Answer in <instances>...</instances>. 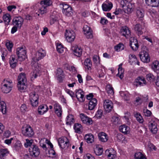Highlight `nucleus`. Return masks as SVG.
<instances>
[{"label": "nucleus", "mask_w": 159, "mask_h": 159, "mask_svg": "<svg viewBox=\"0 0 159 159\" xmlns=\"http://www.w3.org/2000/svg\"><path fill=\"white\" fill-rule=\"evenodd\" d=\"M41 6L38 10V12L39 13L38 14L37 13L36 14H37L38 16H39V14L43 15L47 13L48 12V8L47 7V6H45L43 5H41Z\"/></svg>", "instance_id": "obj_35"}, {"label": "nucleus", "mask_w": 159, "mask_h": 159, "mask_svg": "<svg viewBox=\"0 0 159 159\" xmlns=\"http://www.w3.org/2000/svg\"><path fill=\"white\" fill-rule=\"evenodd\" d=\"M0 110L3 114H5L6 113V104L3 101L0 102Z\"/></svg>", "instance_id": "obj_39"}, {"label": "nucleus", "mask_w": 159, "mask_h": 159, "mask_svg": "<svg viewBox=\"0 0 159 159\" xmlns=\"http://www.w3.org/2000/svg\"><path fill=\"white\" fill-rule=\"evenodd\" d=\"M119 129L121 132L125 134L129 133L130 132L129 128L125 125L120 126Z\"/></svg>", "instance_id": "obj_33"}, {"label": "nucleus", "mask_w": 159, "mask_h": 159, "mask_svg": "<svg viewBox=\"0 0 159 159\" xmlns=\"http://www.w3.org/2000/svg\"><path fill=\"white\" fill-rule=\"evenodd\" d=\"M98 136L99 140L102 142H107L108 139L107 135L105 133L101 132L98 134Z\"/></svg>", "instance_id": "obj_32"}, {"label": "nucleus", "mask_w": 159, "mask_h": 159, "mask_svg": "<svg viewBox=\"0 0 159 159\" xmlns=\"http://www.w3.org/2000/svg\"><path fill=\"white\" fill-rule=\"evenodd\" d=\"M74 122V119L73 115H69L66 118V124L68 125H70L71 123Z\"/></svg>", "instance_id": "obj_41"}, {"label": "nucleus", "mask_w": 159, "mask_h": 159, "mask_svg": "<svg viewBox=\"0 0 159 159\" xmlns=\"http://www.w3.org/2000/svg\"><path fill=\"white\" fill-rule=\"evenodd\" d=\"M146 79L150 82H153L155 79L154 76L151 73H149L146 75Z\"/></svg>", "instance_id": "obj_56"}, {"label": "nucleus", "mask_w": 159, "mask_h": 159, "mask_svg": "<svg viewBox=\"0 0 159 159\" xmlns=\"http://www.w3.org/2000/svg\"><path fill=\"white\" fill-rule=\"evenodd\" d=\"M17 60L15 55H11L9 58V63L11 67L15 68L16 65Z\"/></svg>", "instance_id": "obj_31"}, {"label": "nucleus", "mask_w": 159, "mask_h": 159, "mask_svg": "<svg viewBox=\"0 0 159 159\" xmlns=\"http://www.w3.org/2000/svg\"><path fill=\"white\" fill-rule=\"evenodd\" d=\"M74 129L75 132L80 134L81 133L82 126L79 123L75 124L74 126Z\"/></svg>", "instance_id": "obj_42"}, {"label": "nucleus", "mask_w": 159, "mask_h": 159, "mask_svg": "<svg viewBox=\"0 0 159 159\" xmlns=\"http://www.w3.org/2000/svg\"><path fill=\"white\" fill-rule=\"evenodd\" d=\"M84 139L86 142L88 143H92L94 141V136L91 134L89 133L85 134Z\"/></svg>", "instance_id": "obj_30"}, {"label": "nucleus", "mask_w": 159, "mask_h": 159, "mask_svg": "<svg viewBox=\"0 0 159 159\" xmlns=\"http://www.w3.org/2000/svg\"><path fill=\"white\" fill-rule=\"evenodd\" d=\"M93 61L97 65H98L100 63V59L99 56L97 55H94L93 57Z\"/></svg>", "instance_id": "obj_52"}, {"label": "nucleus", "mask_w": 159, "mask_h": 159, "mask_svg": "<svg viewBox=\"0 0 159 159\" xmlns=\"http://www.w3.org/2000/svg\"><path fill=\"white\" fill-rule=\"evenodd\" d=\"M84 65L85 66V68L88 70L91 69L92 63L91 60L89 58H87L84 60Z\"/></svg>", "instance_id": "obj_38"}, {"label": "nucleus", "mask_w": 159, "mask_h": 159, "mask_svg": "<svg viewBox=\"0 0 159 159\" xmlns=\"http://www.w3.org/2000/svg\"><path fill=\"white\" fill-rule=\"evenodd\" d=\"M146 25L143 22H142L141 24H137L134 27V29L137 32L139 35L142 34L143 33V30L146 27Z\"/></svg>", "instance_id": "obj_18"}, {"label": "nucleus", "mask_w": 159, "mask_h": 159, "mask_svg": "<svg viewBox=\"0 0 159 159\" xmlns=\"http://www.w3.org/2000/svg\"><path fill=\"white\" fill-rule=\"evenodd\" d=\"M148 147L149 150L151 151H156L157 150V148L153 144L150 143H148Z\"/></svg>", "instance_id": "obj_58"}, {"label": "nucleus", "mask_w": 159, "mask_h": 159, "mask_svg": "<svg viewBox=\"0 0 159 159\" xmlns=\"http://www.w3.org/2000/svg\"><path fill=\"white\" fill-rule=\"evenodd\" d=\"M66 38L67 42H71L75 38V35L74 32L71 30H66L65 33Z\"/></svg>", "instance_id": "obj_10"}, {"label": "nucleus", "mask_w": 159, "mask_h": 159, "mask_svg": "<svg viewBox=\"0 0 159 159\" xmlns=\"http://www.w3.org/2000/svg\"><path fill=\"white\" fill-rule=\"evenodd\" d=\"M136 15L139 19H142L144 15V11L142 9H138L136 11Z\"/></svg>", "instance_id": "obj_43"}, {"label": "nucleus", "mask_w": 159, "mask_h": 159, "mask_svg": "<svg viewBox=\"0 0 159 159\" xmlns=\"http://www.w3.org/2000/svg\"><path fill=\"white\" fill-rule=\"evenodd\" d=\"M129 61L131 64H137L139 65V62L138 61L136 56L134 54H130L129 56Z\"/></svg>", "instance_id": "obj_26"}, {"label": "nucleus", "mask_w": 159, "mask_h": 159, "mask_svg": "<svg viewBox=\"0 0 159 159\" xmlns=\"http://www.w3.org/2000/svg\"><path fill=\"white\" fill-rule=\"evenodd\" d=\"M33 67V70L30 73V77L31 80L33 81L38 76H40L41 74V67L38 64H32Z\"/></svg>", "instance_id": "obj_4"}, {"label": "nucleus", "mask_w": 159, "mask_h": 159, "mask_svg": "<svg viewBox=\"0 0 159 159\" xmlns=\"http://www.w3.org/2000/svg\"><path fill=\"white\" fill-rule=\"evenodd\" d=\"M111 121L114 125H117L120 123V120L116 116H113L111 118Z\"/></svg>", "instance_id": "obj_47"}, {"label": "nucleus", "mask_w": 159, "mask_h": 159, "mask_svg": "<svg viewBox=\"0 0 159 159\" xmlns=\"http://www.w3.org/2000/svg\"><path fill=\"white\" fill-rule=\"evenodd\" d=\"M3 20L5 24H8L11 20V16L9 14H6L3 16Z\"/></svg>", "instance_id": "obj_45"}, {"label": "nucleus", "mask_w": 159, "mask_h": 159, "mask_svg": "<svg viewBox=\"0 0 159 159\" xmlns=\"http://www.w3.org/2000/svg\"><path fill=\"white\" fill-rule=\"evenodd\" d=\"M103 149L102 148L96 147L94 149V152L95 154L98 156H100L103 153Z\"/></svg>", "instance_id": "obj_51"}, {"label": "nucleus", "mask_w": 159, "mask_h": 159, "mask_svg": "<svg viewBox=\"0 0 159 159\" xmlns=\"http://www.w3.org/2000/svg\"><path fill=\"white\" fill-rule=\"evenodd\" d=\"M39 95L35 92H33L29 94V99L31 105L33 107H37L39 104Z\"/></svg>", "instance_id": "obj_9"}, {"label": "nucleus", "mask_w": 159, "mask_h": 159, "mask_svg": "<svg viewBox=\"0 0 159 159\" xmlns=\"http://www.w3.org/2000/svg\"><path fill=\"white\" fill-rule=\"evenodd\" d=\"M48 107L47 105H41L38 108V113L41 115H43L48 111Z\"/></svg>", "instance_id": "obj_27"}, {"label": "nucleus", "mask_w": 159, "mask_h": 159, "mask_svg": "<svg viewBox=\"0 0 159 159\" xmlns=\"http://www.w3.org/2000/svg\"><path fill=\"white\" fill-rule=\"evenodd\" d=\"M9 153V152L7 149H1L0 150V158L2 159L3 157Z\"/></svg>", "instance_id": "obj_49"}, {"label": "nucleus", "mask_w": 159, "mask_h": 159, "mask_svg": "<svg viewBox=\"0 0 159 159\" xmlns=\"http://www.w3.org/2000/svg\"><path fill=\"white\" fill-rule=\"evenodd\" d=\"M32 140H30L29 139H26V143H25V148H27L29 146L30 147L33 144H32Z\"/></svg>", "instance_id": "obj_62"}, {"label": "nucleus", "mask_w": 159, "mask_h": 159, "mask_svg": "<svg viewBox=\"0 0 159 159\" xmlns=\"http://www.w3.org/2000/svg\"><path fill=\"white\" fill-rule=\"evenodd\" d=\"M120 4L125 13L129 14L133 11V6L132 4L127 0H121Z\"/></svg>", "instance_id": "obj_5"}, {"label": "nucleus", "mask_w": 159, "mask_h": 159, "mask_svg": "<svg viewBox=\"0 0 159 159\" xmlns=\"http://www.w3.org/2000/svg\"><path fill=\"white\" fill-rule=\"evenodd\" d=\"M71 49L75 56L80 57L81 55L82 52V49L77 45L73 46L71 48Z\"/></svg>", "instance_id": "obj_22"}, {"label": "nucleus", "mask_w": 159, "mask_h": 159, "mask_svg": "<svg viewBox=\"0 0 159 159\" xmlns=\"http://www.w3.org/2000/svg\"><path fill=\"white\" fill-rule=\"evenodd\" d=\"M124 48V46L122 43H119L114 48L116 51L118 52L123 50Z\"/></svg>", "instance_id": "obj_54"}, {"label": "nucleus", "mask_w": 159, "mask_h": 159, "mask_svg": "<svg viewBox=\"0 0 159 159\" xmlns=\"http://www.w3.org/2000/svg\"><path fill=\"white\" fill-rule=\"evenodd\" d=\"M58 23V21L57 18L55 16H51L50 21V25H52L55 23Z\"/></svg>", "instance_id": "obj_61"}, {"label": "nucleus", "mask_w": 159, "mask_h": 159, "mask_svg": "<svg viewBox=\"0 0 159 159\" xmlns=\"http://www.w3.org/2000/svg\"><path fill=\"white\" fill-rule=\"evenodd\" d=\"M17 86L19 91L21 92H25L27 87V79L25 74L21 73L18 77Z\"/></svg>", "instance_id": "obj_1"}, {"label": "nucleus", "mask_w": 159, "mask_h": 159, "mask_svg": "<svg viewBox=\"0 0 159 159\" xmlns=\"http://www.w3.org/2000/svg\"><path fill=\"white\" fill-rule=\"evenodd\" d=\"M81 120L83 123L87 125H91L93 123L92 119L88 117L86 115L83 113H81L80 115Z\"/></svg>", "instance_id": "obj_17"}, {"label": "nucleus", "mask_w": 159, "mask_h": 159, "mask_svg": "<svg viewBox=\"0 0 159 159\" xmlns=\"http://www.w3.org/2000/svg\"><path fill=\"white\" fill-rule=\"evenodd\" d=\"M146 3L152 7L159 6V0H145Z\"/></svg>", "instance_id": "obj_25"}, {"label": "nucleus", "mask_w": 159, "mask_h": 159, "mask_svg": "<svg viewBox=\"0 0 159 159\" xmlns=\"http://www.w3.org/2000/svg\"><path fill=\"white\" fill-rule=\"evenodd\" d=\"M105 153L109 159H114L116 157V152L112 148H110L107 150Z\"/></svg>", "instance_id": "obj_16"}, {"label": "nucleus", "mask_w": 159, "mask_h": 159, "mask_svg": "<svg viewBox=\"0 0 159 159\" xmlns=\"http://www.w3.org/2000/svg\"><path fill=\"white\" fill-rule=\"evenodd\" d=\"M60 7L62 8V12H63V11L67 10L69 8H71V7L68 4L64 3H62L61 4Z\"/></svg>", "instance_id": "obj_59"}, {"label": "nucleus", "mask_w": 159, "mask_h": 159, "mask_svg": "<svg viewBox=\"0 0 159 159\" xmlns=\"http://www.w3.org/2000/svg\"><path fill=\"white\" fill-rule=\"evenodd\" d=\"M134 84L136 86H141L146 85V81L144 78L142 76L138 77L134 82Z\"/></svg>", "instance_id": "obj_13"}, {"label": "nucleus", "mask_w": 159, "mask_h": 159, "mask_svg": "<svg viewBox=\"0 0 159 159\" xmlns=\"http://www.w3.org/2000/svg\"><path fill=\"white\" fill-rule=\"evenodd\" d=\"M139 56L141 60L143 62L148 63L150 61V58L148 50L146 47L142 49L139 53Z\"/></svg>", "instance_id": "obj_7"}, {"label": "nucleus", "mask_w": 159, "mask_h": 159, "mask_svg": "<svg viewBox=\"0 0 159 159\" xmlns=\"http://www.w3.org/2000/svg\"><path fill=\"white\" fill-rule=\"evenodd\" d=\"M56 48L57 51L58 52L62 53L63 52L64 48L61 43H57Z\"/></svg>", "instance_id": "obj_50"}, {"label": "nucleus", "mask_w": 159, "mask_h": 159, "mask_svg": "<svg viewBox=\"0 0 159 159\" xmlns=\"http://www.w3.org/2000/svg\"><path fill=\"white\" fill-rule=\"evenodd\" d=\"M22 147L21 143L19 142H17L14 146V149L17 151H19L21 150Z\"/></svg>", "instance_id": "obj_55"}, {"label": "nucleus", "mask_w": 159, "mask_h": 159, "mask_svg": "<svg viewBox=\"0 0 159 159\" xmlns=\"http://www.w3.org/2000/svg\"><path fill=\"white\" fill-rule=\"evenodd\" d=\"M46 55L45 51L42 48L39 49L38 51L33 56L31 64H38V61L43 59Z\"/></svg>", "instance_id": "obj_2"}, {"label": "nucleus", "mask_w": 159, "mask_h": 159, "mask_svg": "<svg viewBox=\"0 0 159 159\" xmlns=\"http://www.w3.org/2000/svg\"><path fill=\"white\" fill-rule=\"evenodd\" d=\"M16 53L18 60L20 61H24L27 58L26 50L25 47L17 48Z\"/></svg>", "instance_id": "obj_6"}, {"label": "nucleus", "mask_w": 159, "mask_h": 159, "mask_svg": "<svg viewBox=\"0 0 159 159\" xmlns=\"http://www.w3.org/2000/svg\"><path fill=\"white\" fill-rule=\"evenodd\" d=\"M64 74L63 70L61 68H58L57 69L56 76L57 79L60 81H62L64 77Z\"/></svg>", "instance_id": "obj_29"}, {"label": "nucleus", "mask_w": 159, "mask_h": 159, "mask_svg": "<svg viewBox=\"0 0 159 159\" xmlns=\"http://www.w3.org/2000/svg\"><path fill=\"white\" fill-rule=\"evenodd\" d=\"M152 68L155 72H159V62L157 61H153L152 64Z\"/></svg>", "instance_id": "obj_34"}, {"label": "nucleus", "mask_w": 159, "mask_h": 159, "mask_svg": "<svg viewBox=\"0 0 159 159\" xmlns=\"http://www.w3.org/2000/svg\"><path fill=\"white\" fill-rule=\"evenodd\" d=\"M6 45L8 51L10 52H11L13 46L12 43L10 41L7 42L6 43Z\"/></svg>", "instance_id": "obj_60"}, {"label": "nucleus", "mask_w": 159, "mask_h": 159, "mask_svg": "<svg viewBox=\"0 0 159 159\" xmlns=\"http://www.w3.org/2000/svg\"><path fill=\"white\" fill-rule=\"evenodd\" d=\"M134 157L135 159H146L144 154L139 152L135 153Z\"/></svg>", "instance_id": "obj_46"}, {"label": "nucleus", "mask_w": 159, "mask_h": 159, "mask_svg": "<svg viewBox=\"0 0 159 159\" xmlns=\"http://www.w3.org/2000/svg\"><path fill=\"white\" fill-rule=\"evenodd\" d=\"M134 114L136 120L139 123H143L144 119L140 113L137 112H135L134 113Z\"/></svg>", "instance_id": "obj_37"}, {"label": "nucleus", "mask_w": 159, "mask_h": 159, "mask_svg": "<svg viewBox=\"0 0 159 159\" xmlns=\"http://www.w3.org/2000/svg\"><path fill=\"white\" fill-rule=\"evenodd\" d=\"M24 21L23 19L20 16L15 17L13 20V24L16 26L18 28H20L21 27Z\"/></svg>", "instance_id": "obj_14"}, {"label": "nucleus", "mask_w": 159, "mask_h": 159, "mask_svg": "<svg viewBox=\"0 0 159 159\" xmlns=\"http://www.w3.org/2000/svg\"><path fill=\"white\" fill-rule=\"evenodd\" d=\"M12 82L11 80H4L2 83L1 89L2 92L5 93H9L11 90Z\"/></svg>", "instance_id": "obj_3"}, {"label": "nucleus", "mask_w": 159, "mask_h": 159, "mask_svg": "<svg viewBox=\"0 0 159 159\" xmlns=\"http://www.w3.org/2000/svg\"><path fill=\"white\" fill-rule=\"evenodd\" d=\"M75 96L78 100L80 102H83L85 99L84 97V92L80 89L75 90Z\"/></svg>", "instance_id": "obj_15"}, {"label": "nucleus", "mask_w": 159, "mask_h": 159, "mask_svg": "<svg viewBox=\"0 0 159 159\" xmlns=\"http://www.w3.org/2000/svg\"><path fill=\"white\" fill-rule=\"evenodd\" d=\"M84 159H95L94 157L89 153H87L84 157Z\"/></svg>", "instance_id": "obj_64"}, {"label": "nucleus", "mask_w": 159, "mask_h": 159, "mask_svg": "<svg viewBox=\"0 0 159 159\" xmlns=\"http://www.w3.org/2000/svg\"><path fill=\"white\" fill-rule=\"evenodd\" d=\"M113 7L112 3L109 1H106L104 2L102 5V7L103 11H109Z\"/></svg>", "instance_id": "obj_20"}, {"label": "nucleus", "mask_w": 159, "mask_h": 159, "mask_svg": "<svg viewBox=\"0 0 159 159\" xmlns=\"http://www.w3.org/2000/svg\"><path fill=\"white\" fill-rule=\"evenodd\" d=\"M113 103L109 99H106L103 102V107L105 110L107 112H110L113 108Z\"/></svg>", "instance_id": "obj_12"}, {"label": "nucleus", "mask_w": 159, "mask_h": 159, "mask_svg": "<svg viewBox=\"0 0 159 159\" xmlns=\"http://www.w3.org/2000/svg\"><path fill=\"white\" fill-rule=\"evenodd\" d=\"M67 140V139L66 137H62L59 138L58 139V143L59 145L61 148H62L61 145V144L64 143V142Z\"/></svg>", "instance_id": "obj_53"}, {"label": "nucleus", "mask_w": 159, "mask_h": 159, "mask_svg": "<svg viewBox=\"0 0 159 159\" xmlns=\"http://www.w3.org/2000/svg\"><path fill=\"white\" fill-rule=\"evenodd\" d=\"M52 2L51 0H43L41 1L40 4L41 5L47 6L48 8V7L52 4Z\"/></svg>", "instance_id": "obj_44"}, {"label": "nucleus", "mask_w": 159, "mask_h": 159, "mask_svg": "<svg viewBox=\"0 0 159 159\" xmlns=\"http://www.w3.org/2000/svg\"><path fill=\"white\" fill-rule=\"evenodd\" d=\"M54 111L58 117H61L62 115V110L61 105L58 103L55 102L53 105Z\"/></svg>", "instance_id": "obj_21"}, {"label": "nucleus", "mask_w": 159, "mask_h": 159, "mask_svg": "<svg viewBox=\"0 0 159 159\" xmlns=\"http://www.w3.org/2000/svg\"><path fill=\"white\" fill-rule=\"evenodd\" d=\"M122 63H121L119 65V67L118 69V73L117 75L121 79H122L124 77V70L122 67Z\"/></svg>", "instance_id": "obj_36"}, {"label": "nucleus", "mask_w": 159, "mask_h": 159, "mask_svg": "<svg viewBox=\"0 0 159 159\" xmlns=\"http://www.w3.org/2000/svg\"><path fill=\"white\" fill-rule=\"evenodd\" d=\"M63 13L65 15L70 16L72 14V8H69L67 10L63 11Z\"/></svg>", "instance_id": "obj_57"}, {"label": "nucleus", "mask_w": 159, "mask_h": 159, "mask_svg": "<svg viewBox=\"0 0 159 159\" xmlns=\"http://www.w3.org/2000/svg\"><path fill=\"white\" fill-rule=\"evenodd\" d=\"M120 96L125 100H128L129 99L130 94L127 91H120Z\"/></svg>", "instance_id": "obj_40"}, {"label": "nucleus", "mask_w": 159, "mask_h": 159, "mask_svg": "<svg viewBox=\"0 0 159 159\" xmlns=\"http://www.w3.org/2000/svg\"><path fill=\"white\" fill-rule=\"evenodd\" d=\"M29 151L31 155L35 157L38 156L40 153V150L38 146L35 145L31 146L29 148Z\"/></svg>", "instance_id": "obj_11"}, {"label": "nucleus", "mask_w": 159, "mask_h": 159, "mask_svg": "<svg viewBox=\"0 0 159 159\" xmlns=\"http://www.w3.org/2000/svg\"><path fill=\"white\" fill-rule=\"evenodd\" d=\"M98 102L97 99L95 98L92 99L89 101L88 105V109L92 110L95 107Z\"/></svg>", "instance_id": "obj_28"}, {"label": "nucleus", "mask_w": 159, "mask_h": 159, "mask_svg": "<svg viewBox=\"0 0 159 159\" xmlns=\"http://www.w3.org/2000/svg\"><path fill=\"white\" fill-rule=\"evenodd\" d=\"M106 90L109 95H112L114 94L113 88L111 85H107Z\"/></svg>", "instance_id": "obj_48"}, {"label": "nucleus", "mask_w": 159, "mask_h": 159, "mask_svg": "<svg viewBox=\"0 0 159 159\" xmlns=\"http://www.w3.org/2000/svg\"><path fill=\"white\" fill-rule=\"evenodd\" d=\"M157 124L156 122L151 121L148 125V127L151 131L154 134H156L157 131Z\"/></svg>", "instance_id": "obj_24"}, {"label": "nucleus", "mask_w": 159, "mask_h": 159, "mask_svg": "<svg viewBox=\"0 0 159 159\" xmlns=\"http://www.w3.org/2000/svg\"><path fill=\"white\" fill-rule=\"evenodd\" d=\"M130 46L133 50L136 51L139 47L137 40L134 38H131L130 39Z\"/></svg>", "instance_id": "obj_23"}, {"label": "nucleus", "mask_w": 159, "mask_h": 159, "mask_svg": "<svg viewBox=\"0 0 159 159\" xmlns=\"http://www.w3.org/2000/svg\"><path fill=\"white\" fill-rule=\"evenodd\" d=\"M143 112L144 116L147 117L150 116L152 114L151 112L147 109H144Z\"/></svg>", "instance_id": "obj_63"}, {"label": "nucleus", "mask_w": 159, "mask_h": 159, "mask_svg": "<svg viewBox=\"0 0 159 159\" xmlns=\"http://www.w3.org/2000/svg\"><path fill=\"white\" fill-rule=\"evenodd\" d=\"M120 33L122 35L128 38L130 36L131 32L129 28L126 26H124L121 28Z\"/></svg>", "instance_id": "obj_19"}, {"label": "nucleus", "mask_w": 159, "mask_h": 159, "mask_svg": "<svg viewBox=\"0 0 159 159\" xmlns=\"http://www.w3.org/2000/svg\"><path fill=\"white\" fill-rule=\"evenodd\" d=\"M22 134L23 135L28 137H32L34 134V130L29 125H27L23 127L22 129Z\"/></svg>", "instance_id": "obj_8"}]
</instances>
